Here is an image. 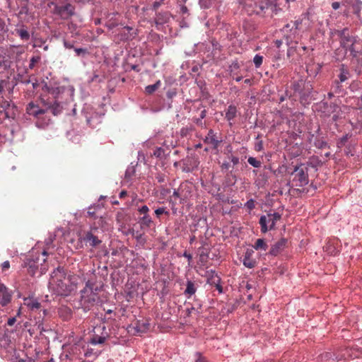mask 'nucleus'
<instances>
[{
    "label": "nucleus",
    "mask_w": 362,
    "mask_h": 362,
    "mask_svg": "<svg viewBox=\"0 0 362 362\" xmlns=\"http://www.w3.org/2000/svg\"><path fill=\"white\" fill-rule=\"evenodd\" d=\"M243 263L245 267L249 269L254 268L257 264V262L255 259L248 257H243Z\"/></svg>",
    "instance_id": "obj_25"
},
{
    "label": "nucleus",
    "mask_w": 362,
    "mask_h": 362,
    "mask_svg": "<svg viewBox=\"0 0 362 362\" xmlns=\"http://www.w3.org/2000/svg\"><path fill=\"white\" fill-rule=\"evenodd\" d=\"M197 287L195 286V284L192 281H187L186 285V289L184 292L185 295L188 298L192 296L196 293Z\"/></svg>",
    "instance_id": "obj_22"
},
{
    "label": "nucleus",
    "mask_w": 362,
    "mask_h": 362,
    "mask_svg": "<svg viewBox=\"0 0 362 362\" xmlns=\"http://www.w3.org/2000/svg\"><path fill=\"white\" fill-rule=\"evenodd\" d=\"M292 174L294 175L293 181L296 186L304 187L308 184V168L305 164L296 166Z\"/></svg>",
    "instance_id": "obj_6"
},
{
    "label": "nucleus",
    "mask_w": 362,
    "mask_h": 362,
    "mask_svg": "<svg viewBox=\"0 0 362 362\" xmlns=\"http://www.w3.org/2000/svg\"><path fill=\"white\" fill-rule=\"evenodd\" d=\"M349 75V71L345 68L344 65L342 64L340 68V74L339 76L340 81H345L348 78Z\"/></svg>",
    "instance_id": "obj_26"
},
{
    "label": "nucleus",
    "mask_w": 362,
    "mask_h": 362,
    "mask_svg": "<svg viewBox=\"0 0 362 362\" xmlns=\"http://www.w3.org/2000/svg\"><path fill=\"white\" fill-rule=\"evenodd\" d=\"M138 211L140 214L144 216L148 215L149 209L146 205H144L138 209Z\"/></svg>",
    "instance_id": "obj_38"
},
{
    "label": "nucleus",
    "mask_w": 362,
    "mask_h": 362,
    "mask_svg": "<svg viewBox=\"0 0 362 362\" xmlns=\"http://www.w3.org/2000/svg\"><path fill=\"white\" fill-rule=\"evenodd\" d=\"M230 160L233 163V165H236L239 163V158L234 156H230L229 157Z\"/></svg>",
    "instance_id": "obj_48"
},
{
    "label": "nucleus",
    "mask_w": 362,
    "mask_h": 362,
    "mask_svg": "<svg viewBox=\"0 0 362 362\" xmlns=\"http://www.w3.org/2000/svg\"><path fill=\"white\" fill-rule=\"evenodd\" d=\"M183 187V185H181L180 188L177 189H174L173 197L179 198L180 199V202L185 199V197H183L180 190Z\"/></svg>",
    "instance_id": "obj_31"
},
{
    "label": "nucleus",
    "mask_w": 362,
    "mask_h": 362,
    "mask_svg": "<svg viewBox=\"0 0 362 362\" xmlns=\"http://www.w3.org/2000/svg\"><path fill=\"white\" fill-rule=\"evenodd\" d=\"M335 33L339 37V42L343 48L347 49L353 46L354 37L349 34V29L345 28L341 30H336Z\"/></svg>",
    "instance_id": "obj_8"
},
{
    "label": "nucleus",
    "mask_w": 362,
    "mask_h": 362,
    "mask_svg": "<svg viewBox=\"0 0 362 362\" xmlns=\"http://www.w3.org/2000/svg\"><path fill=\"white\" fill-rule=\"evenodd\" d=\"M47 256V253L46 251H43L41 254L38 252L32 251L29 257L24 263V266L28 267V272L31 276H34L37 273L41 276L46 272L47 268L43 263L46 262Z\"/></svg>",
    "instance_id": "obj_3"
},
{
    "label": "nucleus",
    "mask_w": 362,
    "mask_h": 362,
    "mask_svg": "<svg viewBox=\"0 0 362 362\" xmlns=\"http://www.w3.org/2000/svg\"><path fill=\"white\" fill-rule=\"evenodd\" d=\"M170 16V13L168 11L157 13L154 20L156 26L158 27L167 23L169 21Z\"/></svg>",
    "instance_id": "obj_15"
},
{
    "label": "nucleus",
    "mask_w": 362,
    "mask_h": 362,
    "mask_svg": "<svg viewBox=\"0 0 362 362\" xmlns=\"http://www.w3.org/2000/svg\"><path fill=\"white\" fill-rule=\"evenodd\" d=\"M87 214H88V215L89 216L93 217V216H94V215H95V211L93 210V208L90 207V208L88 209V211Z\"/></svg>",
    "instance_id": "obj_55"
},
{
    "label": "nucleus",
    "mask_w": 362,
    "mask_h": 362,
    "mask_svg": "<svg viewBox=\"0 0 362 362\" xmlns=\"http://www.w3.org/2000/svg\"><path fill=\"white\" fill-rule=\"evenodd\" d=\"M225 118L228 122L229 126L232 127L234 124L233 120L238 115V109L235 105H230L225 111Z\"/></svg>",
    "instance_id": "obj_14"
},
{
    "label": "nucleus",
    "mask_w": 362,
    "mask_h": 362,
    "mask_svg": "<svg viewBox=\"0 0 362 362\" xmlns=\"http://www.w3.org/2000/svg\"><path fill=\"white\" fill-rule=\"evenodd\" d=\"M26 112L36 118H40V116L46 112L45 109L40 108L37 105L33 102L28 103L26 107Z\"/></svg>",
    "instance_id": "obj_12"
},
{
    "label": "nucleus",
    "mask_w": 362,
    "mask_h": 362,
    "mask_svg": "<svg viewBox=\"0 0 362 362\" xmlns=\"http://www.w3.org/2000/svg\"><path fill=\"white\" fill-rule=\"evenodd\" d=\"M347 141V136H344L343 138L341 139V141H340V144L341 145H343L345 144V142Z\"/></svg>",
    "instance_id": "obj_62"
},
{
    "label": "nucleus",
    "mask_w": 362,
    "mask_h": 362,
    "mask_svg": "<svg viewBox=\"0 0 362 362\" xmlns=\"http://www.w3.org/2000/svg\"><path fill=\"white\" fill-rule=\"evenodd\" d=\"M1 268L2 272H5L10 268V262L9 261H5L1 264Z\"/></svg>",
    "instance_id": "obj_45"
},
{
    "label": "nucleus",
    "mask_w": 362,
    "mask_h": 362,
    "mask_svg": "<svg viewBox=\"0 0 362 362\" xmlns=\"http://www.w3.org/2000/svg\"><path fill=\"white\" fill-rule=\"evenodd\" d=\"M238 1L248 15L262 16L269 8L272 11L277 9V3L273 4L269 0H238Z\"/></svg>",
    "instance_id": "obj_2"
},
{
    "label": "nucleus",
    "mask_w": 362,
    "mask_h": 362,
    "mask_svg": "<svg viewBox=\"0 0 362 362\" xmlns=\"http://www.w3.org/2000/svg\"><path fill=\"white\" fill-rule=\"evenodd\" d=\"M247 162L255 168H259L261 166V162L257 160L254 157H249L247 159Z\"/></svg>",
    "instance_id": "obj_32"
},
{
    "label": "nucleus",
    "mask_w": 362,
    "mask_h": 362,
    "mask_svg": "<svg viewBox=\"0 0 362 362\" xmlns=\"http://www.w3.org/2000/svg\"><path fill=\"white\" fill-rule=\"evenodd\" d=\"M106 339V337L105 336H99V335H97V334H95L91 340H90V343L92 344H103L105 342Z\"/></svg>",
    "instance_id": "obj_29"
},
{
    "label": "nucleus",
    "mask_w": 362,
    "mask_h": 362,
    "mask_svg": "<svg viewBox=\"0 0 362 362\" xmlns=\"http://www.w3.org/2000/svg\"><path fill=\"white\" fill-rule=\"evenodd\" d=\"M281 216L276 212L261 216L259 221L261 232L266 233L268 230L274 229L276 223L281 219Z\"/></svg>",
    "instance_id": "obj_5"
},
{
    "label": "nucleus",
    "mask_w": 362,
    "mask_h": 362,
    "mask_svg": "<svg viewBox=\"0 0 362 362\" xmlns=\"http://www.w3.org/2000/svg\"><path fill=\"white\" fill-rule=\"evenodd\" d=\"M221 170H228L230 168V164L228 162L223 163L221 165Z\"/></svg>",
    "instance_id": "obj_52"
},
{
    "label": "nucleus",
    "mask_w": 362,
    "mask_h": 362,
    "mask_svg": "<svg viewBox=\"0 0 362 362\" xmlns=\"http://www.w3.org/2000/svg\"><path fill=\"white\" fill-rule=\"evenodd\" d=\"M204 143L212 146L214 149H217L222 142V138L218 136L213 129H209L204 139Z\"/></svg>",
    "instance_id": "obj_11"
},
{
    "label": "nucleus",
    "mask_w": 362,
    "mask_h": 362,
    "mask_svg": "<svg viewBox=\"0 0 362 362\" xmlns=\"http://www.w3.org/2000/svg\"><path fill=\"white\" fill-rule=\"evenodd\" d=\"M339 6H340V4L339 2H337V1L333 2L332 4V7L334 10L338 9L339 8Z\"/></svg>",
    "instance_id": "obj_54"
},
{
    "label": "nucleus",
    "mask_w": 362,
    "mask_h": 362,
    "mask_svg": "<svg viewBox=\"0 0 362 362\" xmlns=\"http://www.w3.org/2000/svg\"><path fill=\"white\" fill-rule=\"evenodd\" d=\"M292 29H294V33H296V30L299 29V25L301 24L300 20H296L295 21H291Z\"/></svg>",
    "instance_id": "obj_40"
},
{
    "label": "nucleus",
    "mask_w": 362,
    "mask_h": 362,
    "mask_svg": "<svg viewBox=\"0 0 362 362\" xmlns=\"http://www.w3.org/2000/svg\"><path fill=\"white\" fill-rule=\"evenodd\" d=\"M217 290H218L219 292H222V286H221L220 283L218 284V285H214Z\"/></svg>",
    "instance_id": "obj_63"
},
{
    "label": "nucleus",
    "mask_w": 362,
    "mask_h": 362,
    "mask_svg": "<svg viewBox=\"0 0 362 362\" xmlns=\"http://www.w3.org/2000/svg\"><path fill=\"white\" fill-rule=\"evenodd\" d=\"M322 65L320 64H313L307 66V72L310 76H316L321 71Z\"/></svg>",
    "instance_id": "obj_19"
},
{
    "label": "nucleus",
    "mask_w": 362,
    "mask_h": 362,
    "mask_svg": "<svg viewBox=\"0 0 362 362\" xmlns=\"http://www.w3.org/2000/svg\"><path fill=\"white\" fill-rule=\"evenodd\" d=\"M15 33L23 42H28L30 38L28 28L24 25H22L19 28L15 29Z\"/></svg>",
    "instance_id": "obj_17"
},
{
    "label": "nucleus",
    "mask_w": 362,
    "mask_h": 362,
    "mask_svg": "<svg viewBox=\"0 0 362 362\" xmlns=\"http://www.w3.org/2000/svg\"><path fill=\"white\" fill-rule=\"evenodd\" d=\"M189 160H185L182 166V171L185 173H189L192 172L193 170V168H191L188 164Z\"/></svg>",
    "instance_id": "obj_39"
},
{
    "label": "nucleus",
    "mask_w": 362,
    "mask_h": 362,
    "mask_svg": "<svg viewBox=\"0 0 362 362\" xmlns=\"http://www.w3.org/2000/svg\"><path fill=\"white\" fill-rule=\"evenodd\" d=\"M64 45L67 49H71V48H73V47H74L71 43H70L69 42L66 41V40L64 41Z\"/></svg>",
    "instance_id": "obj_53"
},
{
    "label": "nucleus",
    "mask_w": 362,
    "mask_h": 362,
    "mask_svg": "<svg viewBox=\"0 0 362 362\" xmlns=\"http://www.w3.org/2000/svg\"><path fill=\"white\" fill-rule=\"evenodd\" d=\"M286 244L287 240L286 238L280 239L272 246L269 254L272 256L278 255L286 247Z\"/></svg>",
    "instance_id": "obj_13"
},
{
    "label": "nucleus",
    "mask_w": 362,
    "mask_h": 362,
    "mask_svg": "<svg viewBox=\"0 0 362 362\" xmlns=\"http://www.w3.org/2000/svg\"><path fill=\"white\" fill-rule=\"evenodd\" d=\"M170 203L172 204V210L173 211V214H176V211H177V209L175 208L176 202H175V201H173V200L171 199L170 201Z\"/></svg>",
    "instance_id": "obj_56"
},
{
    "label": "nucleus",
    "mask_w": 362,
    "mask_h": 362,
    "mask_svg": "<svg viewBox=\"0 0 362 362\" xmlns=\"http://www.w3.org/2000/svg\"><path fill=\"white\" fill-rule=\"evenodd\" d=\"M150 328L148 320H136L128 327V332L133 334H140L146 332Z\"/></svg>",
    "instance_id": "obj_9"
},
{
    "label": "nucleus",
    "mask_w": 362,
    "mask_h": 362,
    "mask_svg": "<svg viewBox=\"0 0 362 362\" xmlns=\"http://www.w3.org/2000/svg\"><path fill=\"white\" fill-rule=\"evenodd\" d=\"M59 314L60 316L63 317L64 320H68L71 316V311L68 308H64L59 310Z\"/></svg>",
    "instance_id": "obj_30"
},
{
    "label": "nucleus",
    "mask_w": 362,
    "mask_h": 362,
    "mask_svg": "<svg viewBox=\"0 0 362 362\" xmlns=\"http://www.w3.org/2000/svg\"><path fill=\"white\" fill-rule=\"evenodd\" d=\"M315 146L318 148H323L327 146V144L322 139L319 138L315 140Z\"/></svg>",
    "instance_id": "obj_35"
},
{
    "label": "nucleus",
    "mask_w": 362,
    "mask_h": 362,
    "mask_svg": "<svg viewBox=\"0 0 362 362\" xmlns=\"http://www.w3.org/2000/svg\"><path fill=\"white\" fill-rule=\"evenodd\" d=\"M98 288L88 281L86 286L81 291L80 305L84 311L90 310L99 300Z\"/></svg>",
    "instance_id": "obj_4"
},
{
    "label": "nucleus",
    "mask_w": 362,
    "mask_h": 362,
    "mask_svg": "<svg viewBox=\"0 0 362 362\" xmlns=\"http://www.w3.org/2000/svg\"><path fill=\"white\" fill-rule=\"evenodd\" d=\"M16 322V317H10L8 321H7V325L8 326H13L15 322Z\"/></svg>",
    "instance_id": "obj_50"
},
{
    "label": "nucleus",
    "mask_w": 362,
    "mask_h": 362,
    "mask_svg": "<svg viewBox=\"0 0 362 362\" xmlns=\"http://www.w3.org/2000/svg\"><path fill=\"white\" fill-rule=\"evenodd\" d=\"M28 13V0H21V8L18 13V17L23 18L24 16H27Z\"/></svg>",
    "instance_id": "obj_20"
},
{
    "label": "nucleus",
    "mask_w": 362,
    "mask_h": 362,
    "mask_svg": "<svg viewBox=\"0 0 362 362\" xmlns=\"http://www.w3.org/2000/svg\"><path fill=\"white\" fill-rule=\"evenodd\" d=\"M254 254V251L252 250H247L244 257L252 258V255Z\"/></svg>",
    "instance_id": "obj_49"
},
{
    "label": "nucleus",
    "mask_w": 362,
    "mask_h": 362,
    "mask_svg": "<svg viewBox=\"0 0 362 362\" xmlns=\"http://www.w3.org/2000/svg\"><path fill=\"white\" fill-rule=\"evenodd\" d=\"M203 119L202 118H197L194 119V122L199 126L200 127L203 128L204 127L205 123L202 121Z\"/></svg>",
    "instance_id": "obj_47"
},
{
    "label": "nucleus",
    "mask_w": 362,
    "mask_h": 362,
    "mask_svg": "<svg viewBox=\"0 0 362 362\" xmlns=\"http://www.w3.org/2000/svg\"><path fill=\"white\" fill-rule=\"evenodd\" d=\"M155 214L158 218H160V216L163 214H165L167 216L169 215L168 211H166L165 208L160 207L155 210Z\"/></svg>",
    "instance_id": "obj_33"
},
{
    "label": "nucleus",
    "mask_w": 362,
    "mask_h": 362,
    "mask_svg": "<svg viewBox=\"0 0 362 362\" xmlns=\"http://www.w3.org/2000/svg\"><path fill=\"white\" fill-rule=\"evenodd\" d=\"M263 62V57L259 54H256L253 59V62L256 68H259Z\"/></svg>",
    "instance_id": "obj_34"
},
{
    "label": "nucleus",
    "mask_w": 362,
    "mask_h": 362,
    "mask_svg": "<svg viewBox=\"0 0 362 362\" xmlns=\"http://www.w3.org/2000/svg\"><path fill=\"white\" fill-rule=\"evenodd\" d=\"M183 256L186 258H187V259L189 261H190L192 259V256L191 254L189 253H187V252H185L184 254H183Z\"/></svg>",
    "instance_id": "obj_60"
},
{
    "label": "nucleus",
    "mask_w": 362,
    "mask_h": 362,
    "mask_svg": "<svg viewBox=\"0 0 362 362\" xmlns=\"http://www.w3.org/2000/svg\"><path fill=\"white\" fill-rule=\"evenodd\" d=\"M74 51L78 56H80L81 54H86L87 52V50L86 49H83V48H75Z\"/></svg>",
    "instance_id": "obj_46"
},
{
    "label": "nucleus",
    "mask_w": 362,
    "mask_h": 362,
    "mask_svg": "<svg viewBox=\"0 0 362 362\" xmlns=\"http://www.w3.org/2000/svg\"><path fill=\"white\" fill-rule=\"evenodd\" d=\"M294 51H295V50H294V49H293V47H289V48L288 49V51H287V56H288V57L291 56V55L293 54Z\"/></svg>",
    "instance_id": "obj_57"
},
{
    "label": "nucleus",
    "mask_w": 362,
    "mask_h": 362,
    "mask_svg": "<svg viewBox=\"0 0 362 362\" xmlns=\"http://www.w3.org/2000/svg\"><path fill=\"white\" fill-rule=\"evenodd\" d=\"M253 247L254 249H255L256 250H267V248H268V245L265 241L264 239L263 238H259L257 239L255 244L253 245Z\"/></svg>",
    "instance_id": "obj_23"
},
{
    "label": "nucleus",
    "mask_w": 362,
    "mask_h": 362,
    "mask_svg": "<svg viewBox=\"0 0 362 362\" xmlns=\"http://www.w3.org/2000/svg\"><path fill=\"white\" fill-rule=\"evenodd\" d=\"M49 288L57 295L67 296L76 288L70 276H66L64 267H58L54 270L49 281Z\"/></svg>",
    "instance_id": "obj_1"
},
{
    "label": "nucleus",
    "mask_w": 362,
    "mask_h": 362,
    "mask_svg": "<svg viewBox=\"0 0 362 362\" xmlns=\"http://www.w3.org/2000/svg\"><path fill=\"white\" fill-rule=\"evenodd\" d=\"M140 223L146 227H150L153 223V221L149 215H146L140 218Z\"/></svg>",
    "instance_id": "obj_27"
},
{
    "label": "nucleus",
    "mask_w": 362,
    "mask_h": 362,
    "mask_svg": "<svg viewBox=\"0 0 362 362\" xmlns=\"http://www.w3.org/2000/svg\"><path fill=\"white\" fill-rule=\"evenodd\" d=\"M83 239L92 247H95L101 243V240L96 235H93L91 231L86 232Z\"/></svg>",
    "instance_id": "obj_16"
},
{
    "label": "nucleus",
    "mask_w": 362,
    "mask_h": 362,
    "mask_svg": "<svg viewBox=\"0 0 362 362\" xmlns=\"http://www.w3.org/2000/svg\"><path fill=\"white\" fill-rule=\"evenodd\" d=\"M255 150L258 152L263 150V141L262 140H259L255 143Z\"/></svg>",
    "instance_id": "obj_41"
},
{
    "label": "nucleus",
    "mask_w": 362,
    "mask_h": 362,
    "mask_svg": "<svg viewBox=\"0 0 362 362\" xmlns=\"http://www.w3.org/2000/svg\"><path fill=\"white\" fill-rule=\"evenodd\" d=\"M161 5V3L160 2H158V1H155L153 4V8L154 10H157L159 6Z\"/></svg>",
    "instance_id": "obj_59"
},
{
    "label": "nucleus",
    "mask_w": 362,
    "mask_h": 362,
    "mask_svg": "<svg viewBox=\"0 0 362 362\" xmlns=\"http://www.w3.org/2000/svg\"><path fill=\"white\" fill-rule=\"evenodd\" d=\"M289 30H290V31H291V32L293 33V35L295 34V33H294V29H292V24H291V23H288V24H286V25L284 27V28H283V31H284V33H287V32H288V31H289Z\"/></svg>",
    "instance_id": "obj_44"
},
{
    "label": "nucleus",
    "mask_w": 362,
    "mask_h": 362,
    "mask_svg": "<svg viewBox=\"0 0 362 362\" xmlns=\"http://www.w3.org/2000/svg\"><path fill=\"white\" fill-rule=\"evenodd\" d=\"M196 361L195 362H208L205 357H204L200 353H196Z\"/></svg>",
    "instance_id": "obj_43"
},
{
    "label": "nucleus",
    "mask_w": 362,
    "mask_h": 362,
    "mask_svg": "<svg viewBox=\"0 0 362 362\" xmlns=\"http://www.w3.org/2000/svg\"><path fill=\"white\" fill-rule=\"evenodd\" d=\"M160 86V81H158L156 83L153 85L147 86L145 88L146 93L152 94L154 93Z\"/></svg>",
    "instance_id": "obj_28"
},
{
    "label": "nucleus",
    "mask_w": 362,
    "mask_h": 362,
    "mask_svg": "<svg viewBox=\"0 0 362 362\" xmlns=\"http://www.w3.org/2000/svg\"><path fill=\"white\" fill-rule=\"evenodd\" d=\"M25 305H26L31 310H39L41 304L37 300L30 298H25Z\"/></svg>",
    "instance_id": "obj_21"
},
{
    "label": "nucleus",
    "mask_w": 362,
    "mask_h": 362,
    "mask_svg": "<svg viewBox=\"0 0 362 362\" xmlns=\"http://www.w3.org/2000/svg\"><path fill=\"white\" fill-rule=\"evenodd\" d=\"M127 195V191H125V190H122V191L119 193V197L120 199H124Z\"/></svg>",
    "instance_id": "obj_58"
},
{
    "label": "nucleus",
    "mask_w": 362,
    "mask_h": 362,
    "mask_svg": "<svg viewBox=\"0 0 362 362\" xmlns=\"http://www.w3.org/2000/svg\"><path fill=\"white\" fill-rule=\"evenodd\" d=\"M52 113L56 115H57L58 113L60 112L61 110L59 108V105L58 103H55L52 106Z\"/></svg>",
    "instance_id": "obj_42"
},
{
    "label": "nucleus",
    "mask_w": 362,
    "mask_h": 362,
    "mask_svg": "<svg viewBox=\"0 0 362 362\" xmlns=\"http://www.w3.org/2000/svg\"><path fill=\"white\" fill-rule=\"evenodd\" d=\"M16 362H35V360L32 358L28 357L26 359L19 358Z\"/></svg>",
    "instance_id": "obj_51"
},
{
    "label": "nucleus",
    "mask_w": 362,
    "mask_h": 362,
    "mask_svg": "<svg viewBox=\"0 0 362 362\" xmlns=\"http://www.w3.org/2000/svg\"><path fill=\"white\" fill-rule=\"evenodd\" d=\"M74 6L70 3L62 5H56L54 13L59 15L62 19H68L74 14Z\"/></svg>",
    "instance_id": "obj_7"
},
{
    "label": "nucleus",
    "mask_w": 362,
    "mask_h": 362,
    "mask_svg": "<svg viewBox=\"0 0 362 362\" xmlns=\"http://www.w3.org/2000/svg\"><path fill=\"white\" fill-rule=\"evenodd\" d=\"M10 107V103L6 100L4 98H1L0 100V107L2 108V110L5 112V115L6 118L12 117L8 111Z\"/></svg>",
    "instance_id": "obj_24"
},
{
    "label": "nucleus",
    "mask_w": 362,
    "mask_h": 362,
    "mask_svg": "<svg viewBox=\"0 0 362 362\" xmlns=\"http://www.w3.org/2000/svg\"><path fill=\"white\" fill-rule=\"evenodd\" d=\"M13 292L4 284H0V305L3 307L6 306L11 303Z\"/></svg>",
    "instance_id": "obj_10"
},
{
    "label": "nucleus",
    "mask_w": 362,
    "mask_h": 362,
    "mask_svg": "<svg viewBox=\"0 0 362 362\" xmlns=\"http://www.w3.org/2000/svg\"><path fill=\"white\" fill-rule=\"evenodd\" d=\"M40 60V56H34L30 60V64H29V68L30 69H33L35 66V64L39 62Z\"/></svg>",
    "instance_id": "obj_36"
},
{
    "label": "nucleus",
    "mask_w": 362,
    "mask_h": 362,
    "mask_svg": "<svg viewBox=\"0 0 362 362\" xmlns=\"http://www.w3.org/2000/svg\"><path fill=\"white\" fill-rule=\"evenodd\" d=\"M157 179H158V181L159 182H164V177H163V176H158V177H157Z\"/></svg>",
    "instance_id": "obj_64"
},
{
    "label": "nucleus",
    "mask_w": 362,
    "mask_h": 362,
    "mask_svg": "<svg viewBox=\"0 0 362 362\" xmlns=\"http://www.w3.org/2000/svg\"><path fill=\"white\" fill-rule=\"evenodd\" d=\"M206 110H203L201 113H200V117L199 118H202V119L206 117Z\"/></svg>",
    "instance_id": "obj_61"
},
{
    "label": "nucleus",
    "mask_w": 362,
    "mask_h": 362,
    "mask_svg": "<svg viewBox=\"0 0 362 362\" xmlns=\"http://www.w3.org/2000/svg\"><path fill=\"white\" fill-rule=\"evenodd\" d=\"M245 206L247 207L249 211L252 210L255 207V201L252 199H250L245 203Z\"/></svg>",
    "instance_id": "obj_37"
},
{
    "label": "nucleus",
    "mask_w": 362,
    "mask_h": 362,
    "mask_svg": "<svg viewBox=\"0 0 362 362\" xmlns=\"http://www.w3.org/2000/svg\"><path fill=\"white\" fill-rule=\"evenodd\" d=\"M207 283L211 285H218L221 283V279L218 274L213 270L207 271L206 274Z\"/></svg>",
    "instance_id": "obj_18"
}]
</instances>
